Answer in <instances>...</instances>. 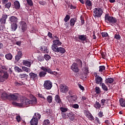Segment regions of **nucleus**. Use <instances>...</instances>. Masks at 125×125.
I'll return each mask as SVG.
<instances>
[{
  "mask_svg": "<svg viewBox=\"0 0 125 125\" xmlns=\"http://www.w3.org/2000/svg\"><path fill=\"white\" fill-rule=\"evenodd\" d=\"M21 103H18L16 102H13L12 104L14 106H18L19 107H23L24 105H35L37 104V100L36 97H33L31 100H30L25 97L21 96L20 97Z\"/></svg>",
  "mask_w": 125,
  "mask_h": 125,
  "instance_id": "f257e3e1",
  "label": "nucleus"
},
{
  "mask_svg": "<svg viewBox=\"0 0 125 125\" xmlns=\"http://www.w3.org/2000/svg\"><path fill=\"white\" fill-rule=\"evenodd\" d=\"M104 21L107 24H111L112 25H115L118 23V19L115 17L112 16H110L109 14H106L105 15Z\"/></svg>",
  "mask_w": 125,
  "mask_h": 125,
  "instance_id": "f03ea898",
  "label": "nucleus"
},
{
  "mask_svg": "<svg viewBox=\"0 0 125 125\" xmlns=\"http://www.w3.org/2000/svg\"><path fill=\"white\" fill-rule=\"evenodd\" d=\"M8 73L7 72H4L2 70H0V83H3L5 80L8 79Z\"/></svg>",
  "mask_w": 125,
  "mask_h": 125,
  "instance_id": "7ed1b4c3",
  "label": "nucleus"
},
{
  "mask_svg": "<svg viewBox=\"0 0 125 125\" xmlns=\"http://www.w3.org/2000/svg\"><path fill=\"white\" fill-rule=\"evenodd\" d=\"M93 10L94 17L99 18L101 16H102V14H103V10H102V8H96L94 9Z\"/></svg>",
  "mask_w": 125,
  "mask_h": 125,
  "instance_id": "20e7f679",
  "label": "nucleus"
},
{
  "mask_svg": "<svg viewBox=\"0 0 125 125\" xmlns=\"http://www.w3.org/2000/svg\"><path fill=\"white\" fill-rule=\"evenodd\" d=\"M41 70H42V71L39 72V76L41 79H42V78H44V77L46 76V74L48 73V66L46 67L44 66H42L41 67Z\"/></svg>",
  "mask_w": 125,
  "mask_h": 125,
  "instance_id": "39448f33",
  "label": "nucleus"
},
{
  "mask_svg": "<svg viewBox=\"0 0 125 125\" xmlns=\"http://www.w3.org/2000/svg\"><path fill=\"white\" fill-rule=\"evenodd\" d=\"M20 25L19 28L20 30L21 33H24L27 30L28 27L27 26V23L24 21H21L19 22Z\"/></svg>",
  "mask_w": 125,
  "mask_h": 125,
  "instance_id": "423d86ee",
  "label": "nucleus"
},
{
  "mask_svg": "<svg viewBox=\"0 0 125 125\" xmlns=\"http://www.w3.org/2000/svg\"><path fill=\"white\" fill-rule=\"evenodd\" d=\"M95 82L96 83L101 85L103 83V79L100 76L98 75L97 73H95Z\"/></svg>",
  "mask_w": 125,
  "mask_h": 125,
  "instance_id": "0eeeda50",
  "label": "nucleus"
},
{
  "mask_svg": "<svg viewBox=\"0 0 125 125\" xmlns=\"http://www.w3.org/2000/svg\"><path fill=\"white\" fill-rule=\"evenodd\" d=\"M53 44L52 45V50L53 49H55V48H57L58 47V46H60V45H61L62 44V42H60V40H55L53 41Z\"/></svg>",
  "mask_w": 125,
  "mask_h": 125,
  "instance_id": "6e6552de",
  "label": "nucleus"
},
{
  "mask_svg": "<svg viewBox=\"0 0 125 125\" xmlns=\"http://www.w3.org/2000/svg\"><path fill=\"white\" fill-rule=\"evenodd\" d=\"M54 52H59L61 54H64L65 52H66V49L62 47H57L54 49H53Z\"/></svg>",
  "mask_w": 125,
  "mask_h": 125,
  "instance_id": "1a4fd4ad",
  "label": "nucleus"
},
{
  "mask_svg": "<svg viewBox=\"0 0 125 125\" xmlns=\"http://www.w3.org/2000/svg\"><path fill=\"white\" fill-rule=\"evenodd\" d=\"M70 69H71L72 71L74 72V73H79V71H80L78 63H73L71 66Z\"/></svg>",
  "mask_w": 125,
  "mask_h": 125,
  "instance_id": "9d476101",
  "label": "nucleus"
},
{
  "mask_svg": "<svg viewBox=\"0 0 125 125\" xmlns=\"http://www.w3.org/2000/svg\"><path fill=\"white\" fill-rule=\"evenodd\" d=\"M44 87L46 89H51L52 87V83L50 81H46L44 83Z\"/></svg>",
  "mask_w": 125,
  "mask_h": 125,
  "instance_id": "9b49d317",
  "label": "nucleus"
},
{
  "mask_svg": "<svg viewBox=\"0 0 125 125\" xmlns=\"http://www.w3.org/2000/svg\"><path fill=\"white\" fill-rule=\"evenodd\" d=\"M60 89L61 92L64 93L65 92H67V91L69 90V87L67 85L61 84L60 87Z\"/></svg>",
  "mask_w": 125,
  "mask_h": 125,
  "instance_id": "f8f14e48",
  "label": "nucleus"
},
{
  "mask_svg": "<svg viewBox=\"0 0 125 125\" xmlns=\"http://www.w3.org/2000/svg\"><path fill=\"white\" fill-rule=\"evenodd\" d=\"M29 78L31 81L36 82L38 80V74L34 72H30L29 73Z\"/></svg>",
  "mask_w": 125,
  "mask_h": 125,
  "instance_id": "ddd939ff",
  "label": "nucleus"
},
{
  "mask_svg": "<svg viewBox=\"0 0 125 125\" xmlns=\"http://www.w3.org/2000/svg\"><path fill=\"white\" fill-rule=\"evenodd\" d=\"M19 96V95L18 94H9V100H13L16 101V100L18 99Z\"/></svg>",
  "mask_w": 125,
  "mask_h": 125,
  "instance_id": "4468645a",
  "label": "nucleus"
},
{
  "mask_svg": "<svg viewBox=\"0 0 125 125\" xmlns=\"http://www.w3.org/2000/svg\"><path fill=\"white\" fill-rule=\"evenodd\" d=\"M22 56H23V55L22 54V52H18L15 57L16 62H18V61H19V60H20L22 58Z\"/></svg>",
  "mask_w": 125,
  "mask_h": 125,
  "instance_id": "2eb2a0df",
  "label": "nucleus"
},
{
  "mask_svg": "<svg viewBox=\"0 0 125 125\" xmlns=\"http://www.w3.org/2000/svg\"><path fill=\"white\" fill-rule=\"evenodd\" d=\"M18 21V19L14 16H12L9 18V22L10 23H17Z\"/></svg>",
  "mask_w": 125,
  "mask_h": 125,
  "instance_id": "dca6fc26",
  "label": "nucleus"
},
{
  "mask_svg": "<svg viewBox=\"0 0 125 125\" xmlns=\"http://www.w3.org/2000/svg\"><path fill=\"white\" fill-rule=\"evenodd\" d=\"M55 102L57 104H59L60 105L62 103V100L59 95H56L55 96Z\"/></svg>",
  "mask_w": 125,
  "mask_h": 125,
  "instance_id": "f3484780",
  "label": "nucleus"
},
{
  "mask_svg": "<svg viewBox=\"0 0 125 125\" xmlns=\"http://www.w3.org/2000/svg\"><path fill=\"white\" fill-rule=\"evenodd\" d=\"M8 16L6 14H3L1 19H0V23L1 24H5L6 19H7Z\"/></svg>",
  "mask_w": 125,
  "mask_h": 125,
  "instance_id": "a211bd4d",
  "label": "nucleus"
},
{
  "mask_svg": "<svg viewBox=\"0 0 125 125\" xmlns=\"http://www.w3.org/2000/svg\"><path fill=\"white\" fill-rule=\"evenodd\" d=\"M89 73L88 70V67H84V71H83V74H81V77L83 79L84 78H86V76H87V74Z\"/></svg>",
  "mask_w": 125,
  "mask_h": 125,
  "instance_id": "6ab92c4d",
  "label": "nucleus"
},
{
  "mask_svg": "<svg viewBox=\"0 0 125 125\" xmlns=\"http://www.w3.org/2000/svg\"><path fill=\"white\" fill-rule=\"evenodd\" d=\"M76 22H77V18H71L69 21V24H70V27H73L75 26V24H76Z\"/></svg>",
  "mask_w": 125,
  "mask_h": 125,
  "instance_id": "aec40b11",
  "label": "nucleus"
},
{
  "mask_svg": "<svg viewBox=\"0 0 125 125\" xmlns=\"http://www.w3.org/2000/svg\"><path fill=\"white\" fill-rule=\"evenodd\" d=\"M84 4L87 8H91L92 7V3L90 0H85Z\"/></svg>",
  "mask_w": 125,
  "mask_h": 125,
  "instance_id": "412c9836",
  "label": "nucleus"
},
{
  "mask_svg": "<svg viewBox=\"0 0 125 125\" xmlns=\"http://www.w3.org/2000/svg\"><path fill=\"white\" fill-rule=\"evenodd\" d=\"M40 50H41L42 53H48V49L46 46H41Z\"/></svg>",
  "mask_w": 125,
  "mask_h": 125,
  "instance_id": "4be33fe9",
  "label": "nucleus"
},
{
  "mask_svg": "<svg viewBox=\"0 0 125 125\" xmlns=\"http://www.w3.org/2000/svg\"><path fill=\"white\" fill-rule=\"evenodd\" d=\"M9 94H7L5 92L2 93L1 95V98L3 99L4 100H9Z\"/></svg>",
  "mask_w": 125,
  "mask_h": 125,
  "instance_id": "5701e85b",
  "label": "nucleus"
},
{
  "mask_svg": "<svg viewBox=\"0 0 125 125\" xmlns=\"http://www.w3.org/2000/svg\"><path fill=\"white\" fill-rule=\"evenodd\" d=\"M79 40L82 41V42H86L87 41V38H86V35H81L78 36Z\"/></svg>",
  "mask_w": 125,
  "mask_h": 125,
  "instance_id": "b1692460",
  "label": "nucleus"
},
{
  "mask_svg": "<svg viewBox=\"0 0 125 125\" xmlns=\"http://www.w3.org/2000/svg\"><path fill=\"white\" fill-rule=\"evenodd\" d=\"M22 64L27 67H31V62L29 60H24L22 61Z\"/></svg>",
  "mask_w": 125,
  "mask_h": 125,
  "instance_id": "393cba45",
  "label": "nucleus"
},
{
  "mask_svg": "<svg viewBox=\"0 0 125 125\" xmlns=\"http://www.w3.org/2000/svg\"><path fill=\"white\" fill-rule=\"evenodd\" d=\"M30 124L31 125H38L39 124V120L36 118H33L30 121Z\"/></svg>",
  "mask_w": 125,
  "mask_h": 125,
  "instance_id": "a878e982",
  "label": "nucleus"
},
{
  "mask_svg": "<svg viewBox=\"0 0 125 125\" xmlns=\"http://www.w3.org/2000/svg\"><path fill=\"white\" fill-rule=\"evenodd\" d=\"M114 83V79L112 78H108L107 79H106L105 80V83L108 84V83Z\"/></svg>",
  "mask_w": 125,
  "mask_h": 125,
  "instance_id": "bb28decb",
  "label": "nucleus"
},
{
  "mask_svg": "<svg viewBox=\"0 0 125 125\" xmlns=\"http://www.w3.org/2000/svg\"><path fill=\"white\" fill-rule=\"evenodd\" d=\"M41 118H42V115H41V114L38 112L35 113L33 116V118L36 119V120H38V121H39V120H41Z\"/></svg>",
  "mask_w": 125,
  "mask_h": 125,
  "instance_id": "cd10ccee",
  "label": "nucleus"
},
{
  "mask_svg": "<svg viewBox=\"0 0 125 125\" xmlns=\"http://www.w3.org/2000/svg\"><path fill=\"white\" fill-rule=\"evenodd\" d=\"M5 57L7 60H12V58H13V56L11 53H8L5 55Z\"/></svg>",
  "mask_w": 125,
  "mask_h": 125,
  "instance_id": "c85d7f7f",
  "label": "nucleus"
},
{
  "mask_svg": "<svg viewBox=\"0 0 125 125\" xmlns=\"http://www.w3.org/2000/svg\"><path fill=\"white\" fill-rule=\"evenodd\" d=\"M14 7L16 9H19L20 8V3L18 1H15L14 2Z\"/></svg>",
  "mask_w": 125,
  "mask_h": 125,
  "instance_id": "c756f323",
  "label": "nucleus"
},
{
  "mask_svg": "<svg viewBox=\"0 0 125 125\" xmlns=\"http://www.w3.org/2000/svg\"><path fill=\"white\" fill-rule=\"evenodd\" d=\"M11 29L12 30V31H16V30L18 28V26H17L16 22L12 23L11 25Z\"/></svg>",
  "mask_w": 125,
  "mask_h": 125,
  "instance_id": "7c9ffc66",
  "label": "nucleus"
},
{
  "mask_svg": "<svg viewBox=\"0 0 125 125\" xmlns=\"http://www.w3.org/2000/svg\"><path fill=\"white\" fill-rule=\"evenodd\" d=\"M119 102H120V104L122 107H125V99H124L123 98L120 99Z\"/></svg>",
  "mask_w": 125,
  "mask_h": 125,
  "instance_id": "2f4dec72",
  "label": "nucleus"
},
{
  "mask_svg": "<svg viewBox=\"0 0 125 125\" xmlns=\"http://www.w3.org/2000/svg\"><path fill=\"white\" fill-rule=\"evenodd\" d=\"M94 107H95L96 109H100V108H101V104H100L99 102L96 101L95 104H94Z\"/></svg>",
  "mask_w": 125,
  "mask_h": 125,
  "instance_id": "473e14b6",
  "label": "nucleus"
},
{
  "mask_svg": "<svg viewBox=\"0 0 125 125\" xmlns=\"http://www.w3.org/2000/svg\"><path fill=\"white\" fill-rule=\"evenodd\" d=\"M76 63L79 65V66H80V67H83V62H82V60H81L80 59H77L75 60Z\"/></svg>",
  "mask_w": 125,
  "mask_h": 125,
  "instance_id": "72a5a7b5",
  "label": "nucleus"
},
{
  "mask_svg": "<svg viewBox=\"0 0 125 125\" xmlns=\"http://www.w3.org/2000/svg\"><path fill=\"white\" fill-rule=\"evenodd\" d=\"M48 73L52 74V75H54L55 76H56V75H57V72L52 71L51 69H50L48 66Z\"/></svg>",
  "mask_w": 125,
  "mask_h": 125,
  "instance_id": "f704fd0d",
  "label": "nucleus"
},
{
  "mask_svg": "<svg viewBox=\"0 0 125 125\" xmlns=\"http://www.w3.org/2000/svg\"><path fill=\"white\" fill-rule=\"evenodd\" d=\"M29 77V76L26 74H20V78H21V79H28V78Z\"/></svg>",
  "mask_w": 125,
  "mask_h": 125,
  "instance_id": "c9c22d12",
  "label": "nucleus"
},
{
  "mask_svg": "<svg viewBox=\"0 0 125 125\" xmlns=\"http://www.w3.org/2000/svg\"><path fill=\"white\" fill-rule=\"evenodd\" d=\"M22 70L24 72H26V73H30V72H31V69L26 67V66H22Z\"/></svg>",
  "mask_w": 125,
  "mask_h": 125,
  "instance_id": "e433bc0d",
  "label": "nucleus"
},
{
  "mask_svg": "<svg viewBox=\"0 0 125 125\" xmlns=\"http://www.w3.org/2000/svg\"><path fill=\"white\" fill-rule=\"evenodd\" d=\"M99 72L100 73L103 72V71H105L106 69V67H105L104 65H101L99 67Z\"/></svg>",
  "mask_w": 125,
  "mask_h": 125,
  "instance_id": "4c0bfd02",
  "label": "nucleus"
},
{
  "mask_svg": "<svg viewBox=\"0 0 125 125\" xmlns=\"http://www.w3.org/2000/svg\"><path fill=\"white\" fill-rule=\"evenodd\" d=\"M60 110L62 113H66L68 111V108L62 106L60 107Z\"/></svg>",
  "mask_w": 125,
  "mask_h": 125,
  "instance_id": "58836bf2",
  "label": "nucleus"
},
{
  "mask_svg": "<svg viewBox=\"0 0 125 125\" xmlns=\"http://www.w3.org/2000/svg\"><path fill=\"white\" fill-rule=\"evenodd\" d=\"M87 118H88V119H89V120H90V121H94V117H93V116H92V114H91V113H89L87 115Z\"/></svg>",
  "mask_w": 125,
  "mask_h": 125,
  "instance_id": "ea45409f",
  "label": "nucleus"
},
{
  "mask_svg": "<svg viewBox=\"0 0 125 125\" xmlns=\"http://www.w3.org/2000/svg\"><path fill=\"white\" fill-rule=\"evenodd\" d=\"M102 88L104 91H108V87L105 85V83H102Z\"/></svg>",
  "mask_w": 125,
  "mask_h": 125,
  "instance_id": "a19ab883",
  "label": "nucleus"
},
{
  "mask_svg": "<svg viewBox=\"0 0 125 125\" xmlns=\"http://www.w3.org/2000/svg\"><path fill=\"white\" fill-rule=\"evenodd\" d=\"M37 59L38 61H40V62H42L43 61H44V57H42V56H38Z\"/></svg>",
  "mask_w": 125,
  "mask_h": 125,
  "instance_id": "79ce46f5",
  "label": "nucleus"
},
{
  "mask_svg": "<svg viewBox=\"0 0 125 125\" xmlns=\"http://www.w3.org/2000/svg\"><path fill=\"white\" fill-rule=\"evenodd\" d=\"M44 58L46 61H49L50 59H51V57L48 54H45L44 55Z\"/></svg>",
  "mask_w": 125,
  "mask_h": 125,
  "instance_id": "37998d69",
  "label": "nucleus"
},
{
  "mask_svg": "<svg viewBox=\"0 0 125 125\" xmlns=\"http://www.w3.org/2000/svg\"><path fill=\"white\" fill-rule=\"evenodd\" d=\"M14 69L16 72H18V73H21V72H23L22 69H21V68H19L18 66H15L14 67Z\"/></svg>",
  "mask_w": 125,
  "mask_h": 125,
  "instance_id": "c03bdc74",
  "label": "nucleus"
},
{
  "mask_svg": "<svg viewBox=\"0 0 125 125\" xmlns=\"http://www.w3.org/2000/svg\"><path fill=\"white\" fill-rule=\"evenodd\" d=\"M43 125H50V121L49 120L46 119L43 122Z\"/></svg>",
  "mask_w": 125,
  "mask_h": 125,
  "instance_id": "a18cd8bd",
  "label": "nucleus"
},
{
  "mask_svg": "<svg viewBox=\"0 0 125 125\" xmlns=\"http://www.w3.org/2000/svg\"><path fill=\"white\" fill-rule=\"evenodd\" d=\"M95 89L96 94H100V93H101V91L100 90V88L99 87H96Z\"/></svg>",
  "mask_w": 125,
  "mask_h": 125,
  "instance_id": "49530a36",
  "label": "nucleus"
},
{
  "mask_svg": "<svg viewBox=\"0 0 125 125\" xmlns=\"http://www.w3.org/2000/svg\"><path fill=\"white\" fill-rule=\"evenodd\" d=\"M52 96H48L47 97V101L48 103H51L52 102Z\"/></svg>",
  "mask_w": 125,
  "mask_h": 125,
  "instance_id": "de8ad7c7",
  "label": "nucleus"
},
{
  "mask_svg": "<svg viewBox=\"0 0 125 125\" xmlns=\"http://www.w3.org/2000/svg\"><path fill=\"white\" fill-rule=\"evenodd\" d=\"M26 2L27 4L29 5V6H33L34 5V3L32 0H26Z\"/></svg>",
  "mask_w": 125,
  "mask_h": 125,
  "instance_id": "09e8293b",
  "label": "nucleus"
},
{
  "mask_svg": "<svg viewBox=\"0 0 125 125\" xmlns=\"http://www.w3.org/2000/svg\"><path fill=\"white\" fill-rule=\"evenodd\" d=\"M70 15H66L65 17L64 18L63 21H64V22H67V21H69V20H70Z\"/></svg>",
  "mask_w": 125,
  "mask_h": 125,
  "instance_id": "8fccbe9b",
  "label": "nucleus"
},
{
  "mask_svg": "<svg viewBox=\"0 0 125 125\" xmlns=\"http://www.w3.org/2000/svg\"><path fill=\"white\" fill-rule=\"evenodd\" d=\"M11 6V2H8L5 4V8L9 9Z\"/></svg>",
  "mask_w": 125,
  "mask_h": 125,
  "instance_id": "3c124183",
  "label": "nucleus"
},
{
  "mask_svg": "<svg viewBox=\"0 0 125 125\" xmlns=\"http://www.w3.org/2000/svg\"><path fill=\"white\" fill-rule=\"evenodd\" d=\"M114 39H116V40H121V35L119 34H116L114 35Z\"/></svg>",
  "mask_w": 125,
  "mask_h": 125,
  "instance_id": "603ef678",
  "label": "nucleus"
},
{
  "mask_svg": "<svg viewBox=\"0 0 125 125\" xmlns=\"http://www.w3.org/2000/svg\"><path fill=\"white\" fill-rule=\"evenodd\" d=\"M101 35H102L103 38H105V37H108V36H109V35H108V33L106 32H102L101 33Z\"/></svg>",
  "mask_w": 125,
  "mask_h": 125,
  "instance_id": "864d4df0",
  "label": "nucleus"
},
{
  "mask_svg": "<svg viewBox=\"0 0 125 125\" xmlns=\"http://www.w3.org/2000/svg\"><path fill=\"white\" fill-rule=\"evenodd\" d=\"M72 107L74 109H79V105L78 104H72Z\"/></svg>",
  "mask_w": 125,
  "mask_h": 125,
  "instance_id": "5fc2aeb1",
  "label": "nucleus"
},
{
  "mask_svg": "<svg viewBox=\"0 0 125 125\" xmlns=\"http://www.w3.org/2000/svg\"><path fill=\"white\" fill-rule=\"evenodd\" d=\"M70 98H72L73 101H76V100L78 99V97H77V96L76 95L70 96Z\"/></svg>",
  "mask_w": 125,
  "mask_h": 125,
  "instance_id": "6e6d98bb",
  "label": "nucleus"
},
{
  "mask_svg": "<svg viewBox=\"0 0 125 125\" xmlns=\"http://www.w3.org/2000/svg\"><path fill=\"white\" fill-rule=\"evenodd\" d=\"M16 119L17 120L18 123H20V121H21V117L20 115H18L16 116Z\"/></svg>",
  "mask_w": 125,
  "mask_h": 125,
  "instance_id": "4d7b16f0",
  "label": "nucleus"
},
{
  "mask_svg": "<svg viewBox=\"0 0 125 125\" xmlns=\"http://www.w3.org/2000/svg\"><path fill=\"white\" fill-rule=\"evenodd\" d=\"M101 103L102 104V106H104L105 104V102H106V100L105 99H102L101 101Z\"/></svg>",
  "mask_w": 125,
  "mask_h": 125,
  "instance_id": "13d9d810",
  "label": "nucleus"
},
{
  "mask_svg": "<svg viewBox=\"0 0 125 125\" xmlns=\"http://www.w3.org/2000/svg\"><path fill=\"white\" fill-rule=\"evenodd\" d=\"M98 115L99 116V118H102V117L104 116V115H103V112L102 111H100Z\"/></svg>",
  "mask_w": 125,
  "mask_h": 125,
  "instance_id": "bf43d9fd",
  "label": "nucleus"
},
{
  "mask_svg": "<svg viewBox=\"0 0 125 125\" xmlns=\"http://www.w3.org/2000/svg\"><path fill=\"white\" fill-rule=\"evenodd\" d=\"M39 4H41V5H45L46 4L45 1H39Z\"/></svg>",
  "mask_w": 125,
  "mask_h": 125,
  "instance_id": "052dcab7",
  "label": "nucleus"
},
{
  "mask_svg": "<svg viewBox=\"0 0 125 125\" xmlns=\"http://www.w3.org/2000/svg\"><path fill=\"white\" fill-rule=\"evenodd\" d=\"M78 86H79V88H80V89H81V90H83V91L84 90V87H83V85H82V84H78Z\"/></svg>",
  "mask_w": 125,
  "mask_h": 125,
  "instance_id": "680f3d73",
  "label": "nucleus"
},
{
  "mask_svg": "<svg viewBox=\"0 0 125 125\" xmlns=\"http://www.w3.org/2000/svg\"><path fill=\"white\" fill-rule=\"evenodd\" d=\"M37 95H38V97H40V98H42L43 99H45V98H44V97H43V96L42 95V94H40V93H38V94H37Z\"/></svg>",
  "mask_w": 125,
  "mask_h": 125,
  "instance_id": "e2e57ef3",
  "label": "nucleus"
},
{
  "mask_svg": "<svg viewBox=\"0 0 125 125\" xmlns=\"http://www.w3.org/2000/svg\"><path fill=\"white\" fill-rule=\"evenodd\" d=\"M80 18L81 20V25H83V24H84V20L83 19V17L82 16H81Z\"/></svg>",
  "mask_w": 125,
  "mask_h": 125,
  "instance_id": "0e129e2a",
  "label": "nucleus"
},
{
  "mask_svg": "<svg viewBox=\"0 0 125 125\" xmlns=\"http://www.w3.org/2000/svg\"><path fill=\"white\" fill-rule=\"evenodd\" d=\"M70 9H76L77 8V6L73 5V4H71L70 6Z\"/></svg>",
  "mask_w": 125,
  "mask_h": 125,
  "instance_id": "69168bd1",
  "label": "nucleus"
},
{
  "mask_svg": "<svg viewBox=\"0 0 125 125\" xmlns=\"http://www.w3.org/2000/svg\"><path fill=\"white\" fill-rule=\"evenodd\" d=\"M48 37H49V38H50V39H52V33H51L50 32H49L48 33V35H47Z\"/></svg>",
  "mask_w": 125,
  "mask_h": 125,
  "instance_id": "338daca9",
  "label": "nucleus"
},
{
  "mask_svg": "<svg viewBox=\"0 0 125 125\" xmlns=\"http://www.w3.org/2000/svg\"><path fill=\"white\" fill-rule=\"evenodd\" d=\"M9 0H2V3L3 4H6V3H7L8 2Z\"/></svg>",
  "mask_w": 125,
  "mask_h": 125,
  "instance_id": "774afa93",
  "label": "nucleus"
}]
</instances>
